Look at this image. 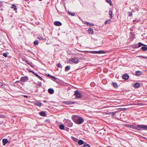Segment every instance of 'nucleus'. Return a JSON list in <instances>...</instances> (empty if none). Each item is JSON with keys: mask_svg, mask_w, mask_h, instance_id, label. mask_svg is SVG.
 Wrapping results in <instances>:
<instances>
[{"mask_svg": "<svg viewBox=\"0 0 147 147\" xmlns=\"http://www.w3.org/2000/svg\"><path fill=\"white\" fill-rule=\"evenodd\" d=\"M72 119L74 122L77 124H81L84 121V119L82 117L77 115L73 116Z\"/></svg>", "mask_w": 147, "mask_h": 147, "instance_id": "obj_1", "label": "nucleus"}, {"mask_svg": "<svg viewBox=\"0 0 147 147\" xmlns=\"http://www.w3.org/2000/svg\"><path fill=\"white\" fill-rule=\"evenodd\" d=\"M78 62V59L76 58H73L69 60V62L70 63H77Z\"/></svg>", "mask_w": 147, "mask_h": 147, "instance_id": "obj_2", "label": "nucleus"}, {"mask_svg": "<svg viewBox=\"0 0 147 147\" xmlns=\"http://www.w3.org/2000/svg\"><path fill=\"white\" fill-rule=\"evenodd\" d=\"M74 95L76 96V98H80L81 96V94L78 91L76 90L75 91Z\"/></svg>", "mask_w": 147, "mask_h": 147, "instance_id": "obj_3", "label": "nucleus"}, {"mask_svg": "<svg viewBox=\"0 0 147 147\" xmlns=\"http://www.w3.org/2000/svg\"><path fill=\"white\" fill-rule=\"evenodd\" d=\"M28 78L27 76H23L20 79V80L21 81L23 82H25L28 80Z\"/></svg>", "mask_w": 147, "mask_h": 147, "instance_id": "obj_4", "label": "nucleus"}, {"mask_svg": "<svg viewBox=\"0 0 147 147\" xmlns=\"http://www.w3.org/2000/svg\"><path fill=\"white\" fill-rule=\"evenodd\" d=\"M138 127H140L143 128L144 129L147 130V125H138Z\"/></svg>", "mask_w": 147, "mask_h": 147, "instance_id": "obj_5", "label": "nucleus"}, {"mask_svg": "<svg viewBox=\"0 0 147 147\" xmlns=\"http://www.w3.org/2000/svg\"><path fill=\"white\" fill-rule=\"evenodd\" d=\"M54 24L55 26H59L62 25L61 23L59 21L55 22Z\"/></svg>", "mask_w": 147, "mask_h": 147, "instance_id": "obj_6", "label": "nucleus"}, {"mask_svg": "<svg viewBox=\"0 0 147 147\" xmlns=\"http://www.w3.org/2000/svg\"><path fill=\"white\" fill-rule=\"evenodd\" d=\"M129 76L127 74L123 75L122 76V78L125 80H127L129 78Z\"/></svg>", "mask_w": 147, "mask_h": 147, "instance_id": "obj_7", "label": "nucleus"}, {"mask_svg": "<svg viewBox=\"0 0 147 147\" xmlns=\"http://www.w3.org/2000/svg\"><path fill=\"white\" fill-rule=\"evenodd\" d=\"M3 144L5 145L8 142V141L7 139H3L2 140Z\"/></svg>", "mask_w": 147, "mask_h": 147, "instance_id": "obj_8", "label": "nucleus"}, {"mask_svg": "<svg viewBox=\"0 0 147 147\" xmlns=\"http://www.w3.org/2000/svg\"><path fill=\"white\" fill-rule=\"evenodd\" d=\"M48 92L50 94H52L54 93V90L52 88H49L48 90Z\"/></svg>", "mask_w": 147, "mask_h": 147, "instance_id": "obj_9", "label": "nucleus"}, {"mask_svg": "<svg viewBox=\"0 0 147 147\" xmlns=\"http://www.w3.org/2000/svg\"><path fill=\"white\" fill-rule=\"evenodd\" d=\"M142 74V73L140 71H136V75L137 76H139Z\"/></svg>", "mask_w": 147, "mask_h": 147, "instance_id": "obj_10", "label": "nucleus"}, {"mask_svg": "<svg viewBox=\"0 0 147 147\" xmlns=\"http://www.w3.org/2000/svg\"><path fill=\"white\" fill-rule=\"evenodd\" d=\"M65 104L67 105H70L74 103L75 102L71 101H66L65 102Z\"/></svg>", "mask_w": 147, "mask_h": 147, "instance_id": "obj_11", "label": "nucleus"}, {"mask_svg": "<svg viewBox=\"0 0 147 147\" xmlns=\"http://www.w3.org/2000/svg\"><path fill=\"white\" fill-rule=\"evenodd\" d=\"M88 31L90 34H92L93 32V29L91 28H89Z\"/></svg>", "mask_w": 147, "mask_h": 147, "instance_id": "obj_12", "label": "nucleus"}, {"mask_svg": "<svg viewBox=\"0 0 147 147\" xmlns=\"http://www.w3.org/2000/svg\"><path fill=\"white\" fill-rule=\"evenodd\" d=\"M140 86V84L138 83H136L134 85V86L136 88H138Z\"/></svg>", "mask_w": 147, "mask_h": 147, "instance_id": "obj_13", "label": "nucleus"}, {"mask_svg": "<svg viewBox=\"0 0 147 147\" xmlns=\"http://www.w3.org/2000/svg\"><path fill=\"white\" fill-rule=\"evenodd\" d=\"M78 143L80 145H82L84 144V142L82 140H80L78 141Z\"/></svg>", "mask_w": 147, "mask_h": 147, "instance_id": "obj_14", "label": "nucleus"}, {"mask_svg": "<svg viewBox=\"0 0 147 147\" xmlns=\"http://www.w3.org/2000/svg\"><path fill=\"white\" fill-rule=\"evenodd\" d=\"M40 115L42 116H45L46 115V113L44 111H42L40 113Z\"/></svg>", "mask_w": 147, "mask_h": 147, "instance_id": "obj_15", "label": "nucleus"}, {"mask_svg": "<svg viewBox=\"0 0 147 147\" xmlns=\"http://www.w3.org/2000/svg\"><path fill=\"white\" fill-rule=\"evenodd\" d=\"M96 53H98V54H101V53H104L105 52L103 51H96Z\"/></svg>", "mask_w": 147, "mask_h": 147, "instance_id": "obj_16", "label": "nucleus"}, {"mask_svg": "<svg viewBox=\"0 0 147 147\" xmlns=\"http://www.w3.org/2000/svg\"><path fill=\"white\" fill-rule=\"evenodd\" d=\"M59 127L60 129L61 130H63L64 129V126L63 125L61 124L59 125Z\"/></svg>", "mask_w": 147, "mask_h": 147, "instance_id": "obj_17", "label": "nucleus"}, {"mask_svg": "<svg viewBox=\"0 0 147 147\" xmlns=\"http://www.w3.org/2000/svg\"><path fill=\"white\" fill-rule=\"evenodd\" d=\"M112 85H113V86L115 88H117V87H118V85H117V84L116 83H115V82H113L112 83Z\"/></svg>", "mask_w": 147, "mask_h": 147, "instance_id": "obj_18", "label": "nucleus"}, {"mask_svg": "<svg viewBox=\"0 0 147 147\" xmlns=\"http://www.w3.org/2000/svg\"><path fill=\"white\" fill-rule=\"evenodd\" d=\"M35 104L39 107H40L41 106L42 103L39 102H37Z\"/></svg>", "mask_w": 147, "mask_h": 147, "instance_id": "obj_19", "label": "nucleus"}, {"mask_svg": "<svg viewBox=\"0 0 147 147\" xmlns=\"http://www.w3.org/2000/svg\"><path fill=\"white\" fill-rule=\"evenodd\" d=\"M141 49L143 51L147 50V47H141Z\"/></svg>", "mask_w": 147, "mask_h": 147, "instance_id": "obj_20", "label": "nucleus"}, {"mask_svg": "<svg viewBox=\"0 0 147 147\" xmlns=\"http://www.w3.org/2000/svg\"><path fill=\"white\" fill-rule=\"evenodd\" d=\"M37 38L38 39H39L40 40H44L42 36H37Z\"/></svg>", "mask_w": 147, "mask_h": 147, "instance_id": "obj_21", "label": "nucleus"}, {"mask_svg": "<svg viewBox=\"0 0 147 147\" xmlns=\"http://www.w3.org/2000/svg\"><path fill=\"white\" fill-rule=\"evenodd\" d=\"M34 74L38 77L39 78L40 80H42V78L41 77H40V76H38V74Z\"/></svg>", "mask_w": 147, "mask_h": 147, "instance_id": "obj_22", "label": "nucleus"}, {"mask_svg": "<svg viewBox=\"0 0 147 147\" xmlns=\"http://www.w3.org/2000/svg\"><path fill=\"white\" fill-rule=\"evenodd\" d=\"M9 54L8 53H4L3 54V55L5 57H7V55Z\"/></svg>", "mask_w": 147, "mask_h": 147, "instance_id": "obj_23", "label": "nucleus"}, {"mask_svg": "<svg viewBox=\"0 0 147 147\" xmlns=\"http://www.w3.org/2000/svg\"><path fill=\"white\" fill-rule=\"evenodd\" d=\"M70 69V66H67L65 67V70L66 71H67V70H69Z\"/></svg>", "mask_w": 147, "mask_h": 147, "instance_id": "obj_24", "label": "nucleus"}, {"mask_svg": "<svg viewBox=\"0 0 147 147\" xmlns=\"http://www.w3.org/2000/svg\"><path fill=\"white\" fill-rule=\"evenodd\" d=\"M133 128L135 129L140 130V127H138V126H137V127L134 126V127H133Z\"/></svg>", "mask_w": 147, "mask_h": 147, "instance_id": "obj_25", "label": "nucleus"}, {"mask_svg": "<svg viewBox=\"0 0 147 147\" xmlns=\"http://www.w3.org/2000/svg\"><path fill=\"white\" fill-rule=\"evenodd\" d=\"M112 12L111 10H109V14L110 16V18H112Z\"/></svg>", "mask_w": 147, "mask_h": 147, "instance_id": "obj_26", "label": "nucleus"}, {"mask_svg": "<svg viewBox=\"0 0 147 147\" xmlns=\"http://www.w3.org/2000/svg\"><path fill=\"white\" fill-rule=\"evenodd\" d=\"M111 22V20H107L105 22V24H107Z\"/></svg>", "mask_w": 147, "mask_h": 147, "instance_id": "obj_27", "label": "nucleus"}, {"mask_svg": "<svg viewBox=\"0 0 147 147\" xmlns=\"http://www.w3.org/2000/svg\"><path fill=\"white\" fill-rule=\"evenodd\" d=\"M11 8H14L15 10H16L17 9L16 8V6L14 4H13L12 5V7H11Z\"/></svg>", "mask_w": 147, "mask_h": 147, "instance_id": "obj_28", "label": "nucleus"}, {"mask_svg": "<svg viewBox=\"0 0 147 147\" xmlns=\"http://www.w3.org/2000/svg\"><path fill=\"white\" fill-rule=\"evenodd\" d=\"M34 45H37L38 44V41L35 40L34 42Z\"/></svg>", "mask_w": 147, "mask_h": 147, "instance_id": "obj_29", "label": "nucleus"}, {"mask_svg": "<svg viewBox=\"0 0 147 147\" xmlns=\"http://www.w3.org/2000/svg\"><path fill=\"white\" fill-rule=\"evenodd\" d=\"M83 147H90V146L87 144H84L83 146Z\"/></svg>", "mask_w": 147, "mask_h": 147, "instance_id": "obj_30", "label": "nucleus"}, {"mask_svg": "<svg viewBox=\"0 0 147 147\" xmlns=\"http://www.w3.org/2000/svg\"><path fill=\"white\" fill-rule=\"evenodd\" d=\"M106 1L107 3L110 4L111 5L112 3L111 0H106Z\"/></svg>", "mask_w": 147, "mask_h": 147, "instance_id": "obj_31", "label": "nucleus"}, {"mask_svg": "<svg viewBox=\"0 0 147 147\" xmlns=\"http://www.w3.org/2000/svg\"><path fill=\"white\" fill-rule=\"evenodd\" d=\"M142 45H145L143 44H142L141 42H139L138 43V47H140L141 46H142Z\"/></svg>", "mask_w": 147, "mask_h": 147, "instance_id": "obj_32", "label": "nucleus"}, {"mask_svg": "<svg viewBox=\"0 0 147 147\" xmlns=\"http://www.w3.org/2000/svg\"><path fill=\"white\" fill-rule=\"evenodd\" d=\"M68 13L70 15H71L72 16H74L75 15V14L74 13L70 12H69V11H68Z\"/></svg>", "mask_w": 147, "mask_h": 147, "instance_id": "obj_33", "label": "nucleus"}, {"mask_svg": "<svg viewBox=\"0 0 147 147\" xmlns=\"http://www.w3.org/2000/svg\"><path fill=\"white\" fill-rule=\"evenodd\" d=\"M72 139L74 141H77L78 139L73 137H71Z\"/></svg>", "mask_w": 147, "mask_h": 147, "instance_id": "obj_34", "label": "nucleus"}, {"mask_svg": "<svg viewBox=\"0 0 147 147\" xmlns=\"http://www.w3.org/2000/svg\"><path fill=\"white\" fill-rule=\"evenodd\" d=\"M139 57H140L142 58H144V59H147V57H145V56H139Z\"/></svg>", "mask_w": 147, "mask_h": 147, "instance_id": "obj_35", "label": "nucleus"}, {"mask_svg": "<svg viewBox=\"0 0 147 147\" xmlns=\"http://www.w3.org/2000/svg\"><path fill=\"white\" fill-rule=\"evenodd\" d=\"M57 67H61V68L62 67V66L61 65V64L60 63H59L57 64Z\"/></svg>", "mask_w": 147, "mask_h": 147, "instance_id": "obj_36", "label": "nucleus"}, {"mask_svg": "<svg viewBox=\"0 0 147 147\" xmlns=\"http://www.w3.org/2000/svg\"><path fill=\"white\" fill-rule=\"evenodd\" d=\"M3 2L1 1H0V7H1V6H2L3 5Z\"/></svg>", "mask_w": 147, "mask_h": 147, "instance_id": "obj_37", "label": "nucleus"}, {"mask_svg": "<svg viewBox=\"0 0 147 147\" xmlns=\"http://www.w3.org/2000/svg\"><path fill=\"white\" fill-rule=\"evenodd\" d=\"M129 16H132V14L131 13H130V12H129Z\"/></svg>", "mask_w": 147, "mask_h": 147, "instance_id": "obj_38", "label": "nucleus"}, {"mask_svg": "<svg viewBox=\"0 0 147 147\" xmlns=\"http://www.w3.org/2000/svg\"><path fill=\"white\" fill-rule=\"evenodd\" d=\"M85 23L86 24H87L88 25L89 24H90V23H88V22H87V21H85Z\"/></svg>", "mask_w": 147, "mask_h": 147, "instance_id": "obj_39", "label": "nucleus"}, {"mask_svg": "<svg viewBox=\"0 0 147 147\" xmlns=\"http://www.w3.org/2000/svg\"><path fill=\"white\" fill-rule=\"evenodd\" d=\"M3 84L1 82H0V86H3Z\"/></svg>", "mask_w": 147, "mask_h": 147, "instance_id": "obj_40", "label": "nucleus"}, {"mask_svg": "<svg viewBox=\"0 0 147 147\" xmlns=\"http://www.w3.org/2000/svg\"><path fill=\"white\" fill-rule=\"evenodd\" d=\"M88 25H89L91 26H93L94 24H93L90 23V24H89Z\"/></svg>", "mask_w": 147, "mask_h": 147, "instance_id": "obj_41", "label": "nucleus"}, {"mask_svg": "<svg viewBox=\"0 0 147 147\" xmlns=\"http://www.w3.org/2000/svg\"><path fill=\"white\" fill-rule=\"evenodd\" d=\"M96 51H92V53H96Z\"/></svg>", "mask_w": 147, "mask_h": 147, "instance_id": "obj_42", "label": "nucleus"}, {"mask_svg": "<svg viewBox=\"0 0 147 147\" xmlns=\"http://www.w3.org/2000/svg\"><path fill=\"white\" fill-rule=\"evenodd\" d=\"M51 77L52 78H53L54 79H56V78L55 77H54V76H51Z\"/></svg>", "mask_w": 147, "mask_h": 147, "instance_id": "obj_43", "label": "nucleus"}, {"mask_svg": "<svg viewBox=\"0 0 147 147\" xmlns=\"http://www.w3.org/2000/svg\"><path fill=\"white\" fill-rule=\"evenodd\" d=\"M142 104V103H138V105H141Z\"/></svg>", "mask_w": 147, "mask_h": 147, "instance_id": "obj_44", "label": "nucleus"}, {"mask_svg": "<svg viewBox=\"0 0 147 147\" xmlns=\"http://www.w3.org/2000/svg\"><path fill=\"white\" fill-rule=\"evenodd\" d=\"M44 102H47L46 101V100H44L43 101Z\"/></svg>", "mask_w": 147, "mask_h": 147, "instance_id": "obj_45", "label": "nucleus"}, {"mask_svg": "<svg viewBox=\"0 0 147 147\" xmlns=\"http://www.w3.org/2000/svg\"><path fill=\"white\" fill-rule=\"evenodd\" d=\"M24 97H27V96H26V95H24Z\"/></svg>", "mask_w": 147, "mask_h": 147, "instance_id": "obj_46", "label": "nucleus"}, {"mask_svg": "<svg viewBox=\"0 0 147 147\" xmlns=\"http://www.w3.org/2000/svg\"><path fill=\"white\" fill-rule=\"evenodd\" d=\"M39 0V1H42V0Z\"/></svg>", "mask_w": 147, "mask_h": 147, "instance_id": "obj_47", "label": "nucleus"}, {"mask_svg": "<svg viewBox=\"0 0 147 147\" xmlns=\"http://www.w3.org/2000/svg\"><path fill=\"white\" fill-rule=\"evenodd\" d=\"M31 71L32 72V73H33V71Z\"/></svg>", "mask_w": 147, "mask_h": 147, "instance_id": "obj_48", "label": "nucleus"}, {"mask_svg": "<svg viewBox=\"0 0 147 147\" xmlns=\"http://www.w3.org/2000/svg\"><path fill=\"white\" fill-rule=\"evenodd\" d=\"M40 85H41V83H40Z\"/></svg>", "mask_w": 147, "mask_h": 147, "instance_id": "obj_49", "label": "nucleus"}, {"mask_svg": "<svg viewBox=\"0 0 147 147\" xmlns=\"http://www.w3.org/2000/svg\"><path fill=\"white\" fill-rule=\"evenodd\" d=\"M146 39H147V36L146 37Z\"/></svg>", "mask_w": 147, "mask_h": 147, "instance_id": "obj_50", "label": "nucleus"}]
</instances>
